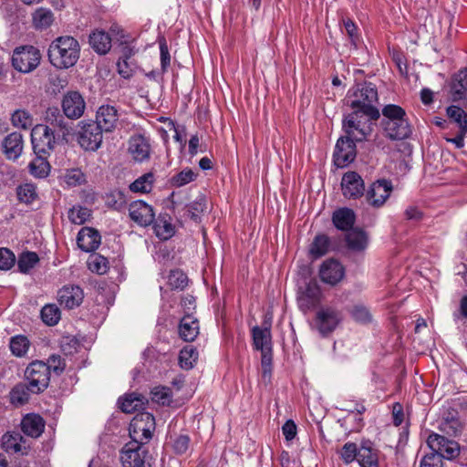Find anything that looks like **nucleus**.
<instances>
[{"label":"nucleus","instance_id":"f257e3e1","mask_svg":"<svg viewBox=\"0 0 467 467\" xmlns=\"http://www.w3.org/2000/svg\"><path fill=\"white\" fill-rule=\"evenodd\" d=\"M346 101L351 112L344 116V132L355 134L359 140H366L371 131L370 122L380 116L376 87L367 82L358 84L352 92H348Z\"/></svg>","mask_w":467,"mask_h":467},{"label":"nucleus","instance_id":"f03ea898","mask_svg":"<svg viewBox=\"0 0 467 467\" xmlns=\"http://www.w3.org/2000/svg\"><path fill=\"white\" fill-rule=\"evenodd\" d=\"M47 54L50 63L55 67L67 69L78 62L80 56V45L73 36H58L49 45Z\"/></svg>","mask_w":467,"mask_h":467},{"label":"nucleus","instance_id":"7ed1b4c3","mask_svg":"<svg viewBox=\"0 0 467 467\" xmlns=\"http://www.w3.org/2000/svg\"><path fill=\"white\" fill-rule=\"evenodd\" d=\"M382 125L390 140H404L410 137L411 127L401 107L394 104L386 105L382 109Z\"/></svg>","mask_w":467,"mask_h":467},{"label":"nucleus","instance_id":"20e7f679","mask_svg":"<svg viewBox=\"0 0 467 467\" xmlns=\"http://www.w3.org/2000/svg\"><path fill=\"white\" fill-rule=\"evenodd\" d=\"M154 430L153 415L149 412L138 413L130 423L129 433L131 439L130 442L144 445L151 439Z\"/></svg>","mask_w":467,"mask_h":467},{"label":"nucleus","instance_id":"39448f33","mask_svg":"<svg viewBox=\"0 0 467 467\" xmlns=\"http://www.w3.org/2000/svg\"><path fill=\"white\" fill-rule=\"evenodd\" d=\"M41 53L33 46H21L13 51L12 65L21 73H30L40 64Z\"/></svg>","mask_w":467,"mask_h":467},{"label":"nucleus","instance_id":"423d86ee","mask_svg":"<svg viewBox=\"0 0 467 467\" xmlns=\"http://www.w3.org/2000/svg\"><path fill=\"white\" fill-rule=\"evenodd\" d=\"M48 368L45 362L36 360L26 368L25 378L33 394H39L48 387L50 381Z\"/></svg>","mask_w":467,"mask_h":467},{"label":"nucleus","instance_id":"0eeeda50","mask_svg":"<svg viewBox=\"0 0 467 467\" xmlns=\"http://www.w3.org/2000/svg\"><path fill=\"white\" fill-rule=\"evenodd\" d=\"M355 134L346 133L340 137L336 144L334 151V162L339 168H344L351 163L357 155L355 141H362Z\"/></svg>","mask_w":467,"mask_h":467},{"label":"nucleus","instance_id":"6e6552de","mask_svg":"<svg viewBox=\"0 0 467 467\" xmlns=\"http://www.w3.org/2000/svg\"><path fill=\"white\" fill-rule=\"evenodd\" d=\"M103 131L94 122H80L77 133V140L79 146L88 151L98 150L103 140Z\"/></svg>","mask_w":467,"mask_h":467},{"label":"nucleus","instance_id":"1a4fd4ad","mask_svg":"<svg viewBox=\"0 0 467 467\" xmlns=\"http://www.w3.org/2000/svg\"><path fill=\"white\" fill-rule=\"evenodd\" d=\"M31 142L36 155L48 154L56 143L54 132L47 125H36L31 130Z\"/></svg>","mask_w":467,"mask_h":467},{"label":"nucleus","instance_id":"9d476101","mask_svg":"<svg viewBox=\"0 0 467 467\" xmlns=\"http://www.w3.org/2000/svg\"><path fill=\"white\" fill-rule=\"evenodd\" d=\"M427 444L432 451L431 453L438 454L441 460H452L460 453V447L456 441L437 433L429 435Z\"/></svg>","mask_w":467,"mask_h":467},{"label":"nucleus","instance_id":"9b49d317","mask_svg":"<svg viewBox=\"0 0 467 467\" xmlns=\"http://www.w3.org/2000/svg\"><path fill=\"white\" fill-rule=\"evenodd\" d=\"M393 191L392 182L386 179L377 180L366 192V200L373 208L382 207Z\"/></svg>","mask_w":467,"mask_h":467},{"label":"nucleus","instance_id":"f8f14e48","mask_svg":"<svg viewBox=\"0 0 467 467\" xmlns=\"http://www.w3.org/2000/svg\"><path fill=\"white\" fill-rule=\"evenodd\" d=\"M147 454L142 444L128 442L120 451V462L123 467H146Z\"/></svg>","mask_w":467,"mask_h":467},{"label":"nucleus","instance_id":"ddd939ff","mask_svg":"<svg viewBox=\"0 0 467 467\" xmlns=\"http://www.w3.org/2000/svg\"><path fill=\"white\" fill-rule=\"evenodd\" d=\"M321 291L316 280H309L305 286L299 287L297 303L301 310L308 311L320 301Z\"/></svg>","mask_w":467,"mask_h":467},{"label":"nucleus","instance_id":"4468645a","mask_svg":"<svg viewBox=\"0 0 467 467\" xmlns=\"http://www.w3.org/2000/svg\"><path fill=\"white\" fill-rule=\"evenodd\" d=\"M61 105L64 114L70 119H79L86 109L84 98L78 91H67Z\"/></svg>","mask_w":467,"mask_h":467},{"label":"nucleus","instance_id":"2eb2a0df","mask_svg":"<svg viewBox=\"0 0 467 467\" xmlns=\"http://www.w3.org/2000/svg\"><path fill=\"white\" fill-rule=\"evenodd\" d=\"M129 214L134 223L142 227L150 225L155 218L152 206L141 200L130 203Z\"/></svg>","mask_w":467,"mask_h":467},{"label":"nucleus","instance_id":"dca6fc26","mask_svg":"<svg viewBox=\"0 0 467 467\" xmlns=\"http://www.w3.org/2000/svg\"><path fill=\"white\" fill-rule=\"evenodd\" d=\"M119 118V111L115 106L104 104L98 109L94 123L103 132H112L118 127Z\"/></svg>","mask_w":467,"mask_h":467},{"label":"nucleus","instance_id":"f3484780","mask_svg":"<svg viewBox=\"0 0 467 467\" xmlns=\"http://www.w3.org/2000/svg\"><path fill=\"white\" fill-rule=\"evenodd\" d=\"M340 319L339 311L330 306L323 307L316 315V326L319 333L326 336L337 327Z\"/></svg>","mask_w":467,"mask_h":467},{"label":"nucleus","instance_id":"a211bd4d","mask_svg":"<svg viewBox=\"0 0 467 467\" xmlns=\"http://www.w3.org/2000/svg\"><path fill=\"white\" fill-rule=\"evenodd\" d=\"M341 190L346 198L358 199L364 194V181L358 172L348 171L342 177Z\"/></svg>","mask_w":467,"mask_h":467},{"label":"nucleus","instance_id":"6ab92c4d","mask_svg":"<svg viewBox=\"0 0 467 467\" xmlns=\"http://www.w3.org/2000/svg\"><path fill=\"white\" fill-rule=\"evenodd\" d=\"M344 276L345 269L337 260L328 259L320 265L319 277L327 285H336Z\"/></svg>","mask_w":467,"mask_h":467},{"label":"nucleus","instance_id":"aec40b11","mask_svg":"<svg viewBox=\"0 0 467 467\" xmlns=\"http://www.w3.org/2000/svg\"><path fill=\"white\" fill-rule=\"evenodd\" d=\"M129 152L132 159L143 162L150 158V145L149 140L141 134L133 135L129 140Z\"/></svg>","mask_w":467,"mask_h":467},{"label":"nucleus","instance_id":"412c9836","mask_svg":"<svg viewBox=\"0 0 467 467\" xmlns=\"http://www.w3.org/2000/svg\"><path fill=\"white\" fill-rule=\"evenodd\" d=\"M57 297L61 306L73 309L80 306L84 298V293L78 285H65L58 291Z\"/></svg>","mask_w":467,"mask_h":467},{"label":"nucleus","instance_id":"4be33fe9","mask_svg":"<svg viewBox=\"0 0 467 467\" xmlns=\"http://www.w3.org/2000/svg\"><path fill=\"white\" fill-rule=\"evenodd\" d=\"M450 98L454 102L464 101L467 98V68L460 69L451 78Z\"/></svg>","mask_w":467,"mask_h":467},{"label":"nucleus","instance_id":"5701e85b","mask_svg":"<svg viewBox=\"0 0 467 467\" xmlns=\"http://www.w3.org/2000/svg\"><path fill=\"white\" fill-rule=\"evenodd\" d=\"M100 234L93 228L83 227L78 234L77 242L78 247L84 252H93L100 244Z\"/></svg>","mask_w":467,"mask_h":467},{"label":"nucleus","instance_id":"b1692460","mask_svg":"<svg viewBox=\"0 0 467 467\" xmlns=\"http://www.w3.org/2000/svg\"><path fill=\"white\" fill-rule=\"evenodd\" d=\"M253 345L256 350L272 348L271 324L264 322V327L252 328Z\"/></svg>","mask_w":467,"mask_h":467},{"label":"nucleus","instance_id":"393cba45","mask_svg":"<svg viewBox=\"0 0 467 467\" xmlns=\"http://www.w3.org/2000/svg\"><path fill=\"white\" fill-rule=\"evenodd\" d=\"M4 153L9 160H16L23 150V136L19 132H12L3 141Z\"/></svg>","mask_w":467,"mask_h":467},{"label":"nucleus","instance_id":"a878e982","mask_svg":"<svg viewBox=\"0 0 467 467\" xmlns=\"http://www.w3.org/2000/svg\"><path fill=\"white\" fill-rule=\"evenodd\" d=\"M180 337L187 342L193 341L199 335V321L190 314H186L179 325Z\"/></svg>","mask_w":467,"mask_h":467},{"label":"nucleus","instance_id":"bb28decb","mask_svg":"<svg viewBox=\"0 0 467 467\" xmlns=\"http://www.w3.org/2000/svg\"><path fill=\"white\" fill-rule=\"evenodd\" d=\"M360 467H379L377 450L369 441L361 442L358 448V460Z\"/></svg>","mask_w":467,"mask_h":467},{"label":"nucleus","instance_id":"cd10ccee","mask_svg":"<svg viewBox=\"0 0 467 467\" xmlns=\"http://www.w3.org/2000/svg\"><path fill=\"white\" fill-rule=\"evenodd\" d=\"M45 422L37 414H27L21 421L23 432L32 438L39 437L44 431Z\"/></svg>","mask_w":467,"mask_h":467},{"label":"nucleus","instance_id":"c85d7f7f","mask_svg":"<svg viewBox=\"0 0 467 467\" xmlns=\"http://www.w3.org/2000/svg\"><path fill=\"white\" fill-rule=\"evenodd\" d=\"M89 45L98 54L105 55L111 48V37L103 30H96L89 36Z\"/></svg>","mask_w":467,"mask_h":467},{"label":"nucleus","instance_id":"c756f323","mask_svg":"<svg viewBox=\"0 0 467 467\" xmlns=\"http://www.w3.org/2000/svg\"><path fill=\"white\" fill-rule=\"evenodd\" d=\"M355 213L349 208L337 210L332 217L334 225L341 231L350 230L355 223Z\"/></svg>","mask_w":467,"mask_h":467},{"label":"nucleus","instance_id":"7c9ffc66","mask_svg":"<svg viewBox=\"0 0 467 467\" xmlns=\"http://www.w3.org/2000/svg\"><path fill=\"white\" fill-rule=\"evenodd\" d=\"M24 442L25 440L19 432H7L2 437V446L7 452L26 453V447L22 444Z\"/></svg>","mask_w":467,"mask_h":467},{"label":"nucleus","instance_id":"2f4dec72","mask_svg":"<svg viewBox=\"0 0 467 467\" xmlns=\"http://www.w3.org/2000/svg\"><path fill=\"white\" fill-rule=\"evenodd\" d=\"M31 393L28 384L18 383L9 392V402L16 408L24 406L29 401Z\"/></svg>","mask_w":467,"mask_h":467},{"label":"nucleus","instance_id":"473e14b6","mask_svg":"<svg viewBox=\"0 0 467 467\" xmlns=\"http://www.w3.org/2000/svg\"><path fill=\"white\" fill-rule=\"evenodd\" d=\"M348 247L356 252L364 251L368 244L367 234L359 229H353L348 233L346 237Z\"/></svg>","mask_w":467,"mask_h":467},{"label":"nucleus","instance_id":"72a5a7b5","mask_svg":"<svg viewBox=\"0 0 467 467\" xmlns=\"http://www.w3.org/2000/svg\"><path fill=\"white\" fill-rule=\"evenodd\" d=\"M153 231L156 236L161 240H168L174 234V227L167 215H160L154 218Z\"/></svg>","mask_w":467,"mask_h":467},{"label":"nucleus","instance_id":"f704fd0d","mask_svg":"<svg viewBox=\"0 0 467 467\" xmlns=\"http://www.w3.org/2000/svg\"><path fill=\"white\" fill-rule=\"evenodd\" d=\"M144 404V397L137 394L130 393L119 400V406L125 413H132L140 409Z\"/></svg>","mask_w":467,"mask_h":467},{"label":"nucleus","instance_id":"c9c22d12","mask_svg":"<svg viewBox=\"0 0 467 467\" xmlns=\"http://www.w3.org/2000/svg\"><path fill=\"white\" fill-rule=\"evenodd\" d=\"M154 183V174L152 172L145 173L136 179L130 185L132 192L148 193L152 190Z\"/></svg>","mask_w":467,"mask_h":467},{"label":"nucleus","instance_id":"e433bc0d","mask_svg":"<svg viewBox=\"0 0 467 467\" xmlns=\"http://www.w3.org/2000/svg\"><path fill=\"white\" fill-rule=\"evenodd\" d=\"M329 245L330 242L327 235H317L310 245L309 254L313 259L320 258L328 252Z\"/></svg>","mask_w":467,"mask_h":467},{"label":"nucleus","instance_id":"4c0bfd02","mask_svg":"<svg viewBox=\"0 0 467 467\" xmlns=\"http://www.w3.org/2000/svg\"><path fill=\"white\" fill-rule=\"evenodd\" d=\"M205 210L206 199L204 196L199 195L192 202L186 206L185 214L191 220L197 222Z\"/></svg>","mask_w":467,"mask_h":467},{"label":"nucleus","instance_id":"58836bf2","mask_svg":"<svg viewBox=\"0 0 467 467\" xmlns=\"http://www.w3.org/2000/svg\"><path fill=\"white\" fill-rule=\"evenodd\" d=\"M446 112L448 117L458 125L460 131L467 133V113L455 105L448 107Z\"/></svg>","mask_w":467,"mask_h":467},{"label":"nucleus","instance_id":"ea45409f","mask_svg":"<svg viewBox=\"0 0 467 467\" xmlns=\"http://www.w3.org/2000/svg\"><path fill=\"white\" fill-rule=\"evenodd\" d=\"M28 168L33 176L45 178L48 175L50 166L44 155H36V158L29 163Z\"/></svg>","mask_w":467,"mask_h":467},{"label":"nucleus","instance_id":"a19ab883","mask_svg":"<svg viewBox=\"0 0 467 467\" xmlns=\"http://www.w3.org/2000/svg\"><path fill=\"white\" fill-rule=\"evenodd\" d=\"M61 317L59 307L55 304H48L41 309V318L47 326H55Z\"/></svg>","mask_w":467,"mask_h":467},{"label":"nucleus","instance_id":"79ce46f5","mask_svg":"<svg viewBox=\"0 0 467 467\" xmlns=\"http://www.w3.org/2000/svg\"><path fill=\"white\" fill-rule=\"evenodd\" d=\"M53 13L46 8H38L33 14V23L36 28H47L53 23Z\"/></svg>","mask_w":467,"mask_h":467},{"label":"nucleus","instance_id":"37998d69","mask_svg":"<svg viewBox=\"0 0 467 467\" xmlns=\"http://www.w3.org/2000/svg\"><path fill=\"white\" fill-rule=\"evenodd\" d=\"M39 257L35 252L22 253L18 257L17 266L21 273L27 274L38 263Z\"/></svg>","mask_w":467,"mask_h":467},{"label":"nucleus","instance_id":"c03bdc74","mask_svg":"<svg viewBox=\"0 0 467 467\" xmlns=\"http://www.w3.org/2000/svg\"><path fill=\"white\" fill-rule=\"evenodd\" d=\"M198 358V352L192 346L184 347L179 355V363L181 368L190 369Z\"/></svg>","mask_w":467,"mask_h":467},{"label":"nucleus","instance_id":"a18cd8bd","mask_svg":"<svg viewBox=\"0 0 467 467\" xmlns=\"http://www.w3.org/2000/svg\"><path fill=\"white\" fill-rule=\"evenodd\" d=\"M10 350L16 357H24L30 347V342L25 336H16L10 340Z\"/></svg>","mask_w":467,"mask_h":467},{"label":"nucleus","instance_id":"49530a36","mask_svg":"<svg viewBox=\"0 0 467 467\" xmlns=\"http://www.w3.org/2000/svg\"><path fill=\"white\" fill-rule=\"evenodd\" d=\"M90 216L91 211L88 208L80 205L73 206L68 211V219L75 224L80 225L85 223Z\"/></svg>","mask_w":467,"mask_h":467},{"label":"nucleus","instance_id":"de8ad7c7","mask_svg":"<svg viewBox=\"0 0 467 467\" xmlns=\"http://www.w3.org/2000/svg\"><path fill=\"white\" fill-rule=\"evenodd\" d=\"M108 264L107 258L99 254H91L88 259V269L99 275H103L107 272L109 268Z\"/></svg>","mask_w":467,"mask_h":467},{"label":"nucleus","instance_id":"09e8293b","mask_svg":"<svg viewBox=\"0 0 467 467\" xmlns=\"http://www.w3.org/2000/svg\"><path fill=\"white\" fill-rule=\"evenodd\" d=\"M64 182L71 187L78 186L86 182V175L80 169H70L66 171Z\"/></svg>","mask_w":467,"mask_h":467},{"label":"nucleus","instance_id":"8fccbe9b","mask_svg":"<svg viewBox=\"0 0 467 467\" xmlns=\"http://www.w3.org/2000/svg\"><path fill=\"white\" fill-rule=\"evenodd\" d=\"M118 73L124 78H130L133 76L137 69L136 61L131 59H118L117 62Z\"/></svg>","mask_w":467,"mask_h":467},{"label":"nucleus","instance_id":"3c124183","mask_svg":"<svg viewBox=\"0 0 467 467\" xmlns=\"http://www.w3.org/2000/svg\"><path fill=\"white\" fill-rule=\"evenodd\" d=\"M17 197L20 202L30 203L36 198V187L31 183H25L17 188Z\"/></svg>","mask_w":467,"mask_h":467},{"label":"nucleus","instance_id":"603ef678","mask_svg":"<svg viewBox=\"0 0 467 467\" xmlns=\"http://www.w3.org/2000/svg\"><path fill=\"white\" fill-rule=\"evenodd\" d=\"M11 121L15 127L21 129H27L32 124V119L30 114L25 110L20 109L16 110L13 113L11 117Z\"/></svg>","mask_w":467,"mask_h":467},{"label":"nucleus","instance_id":"864d4df0","mask_svg":"<svg viewBox=\"0 0 467 467\" xmlns=\"http://www.w3.org/2000/svg\"><path fill=\"white\" fill-rule=\"evenodd\" d=\"M261 351L262 377L265 380H270L272 372V348Z\"/></svg>","mask_w":467,"mask_h":467},{"label":"nucleus","instance_id":"5fc2aeb1","mask_svg":"<svg viewBox=\"0 0 467 467\" xmlns=\"http://www.w3.org/2000/svg\"><path fill=\"white\" fill-rule=\"evenodd\" d=\"M169 285L172 289L182 290L188 284L187 275L180 270H172L169 275Z\"/></svg>","mask_w":467,"mask_h":467},{"label":"nucleus","instance_id":"6e6d98bb","mask_svg":"<svg viewBox=\"0 0 467 467\" xmlns=\"http://www.w3.org/2000/svg\"><path fill=\"white\" fill-rule=\"evenodd\" d=\"M358 448L354 442H347L344 444L341 450V459L346 464L353 462L358 460Z\"/></svg>","mask_w":467,"mask_h":467},{"label":"nucleus","instance_id":"4d7b16f0","mask_svg":"<svg viewBox=\"0 0 467 467\" xmlns=\"http://www.w3.org/2000/svg\"><path fill=\"white\" fill-rule=\"evenodd\" d=\"M196 174L191 169H184L171 178L172 185L182 187L194 181Z\"/></svg>","mask_w":467,"mask_h":467},{"label":"nucleus","instance_id":"13d9d810","mask_svg":"<svg viewBox=\"0 0 467 467\" xmlns=\"http://www.w3.org/2000/svg\"><path fill=\"white\" fill-rule=\"evenodd\" d=\"M350 314L351 317L359 323H368L371 320L369 310L362 305L354 306L350 311Z\"/></svg>","mask_w":467,"mask_h":467},{"label":"nucleus","instance_id":"bf43d9fd","mask_svg":"<svg viewBox=\"0 0 467 467\" xmlns=\"http://www.w3.org/2000/svg\"><path fill=\"white\" fill-rule=\"evenodd\" d=\"M48 368V372L53 371L57 375H60L66 368V362L59 355H52L46 363Z\"/></svg>","mask_w":467,"mask_h":467},{"label":"nucleus","instance_id":"052dcab7","mask_svg":"<svg viewBox=\"0 0 467 467\" xmlns=\"http://www.w3.org/2000/svg\"><path fill=\"white\" fill-rule=\"evenodd\" d=\"M16 262L15 254L7 248H0V269L9 270Z\"/></svg>","mask_w":467,"mask_h":467},{"label":"nucleus","instance_id":"680f3d73","mask_svg":"<svg viewBox=\"0 0 467 467\" xmlns=\"http://www.w3.org/2000/svg\"><path fill=\"white\" fill-rule=\"evenodd\" d=\"M189 445L190 438L187 435H181L174 440L173 449L176 453L183 454L188 451Z\"/></svg>","mask_w":467,"mask_h":467},{"label":"nucleus","instance_id":"e2e57ef3","mask_svg":"<svg viewBox=\"0 0 467 467\" xmlns=\"http://www.w3.org/2000/svg\"><path fill=\"white\" fill-rule=\"evenodd\" d=\"M420 467H443L442 460L438 454L430 453L421 459Z\"/></svg>","mask_w":467,"mask_h":467},{"label":"nucleus","instance_id":"0e129e2a","mask_svg":"<svg viewBox=\"0 0 467 467\" xmlns=\"http://www.w3.org/2000/svg\"><path fill=\"white\" fill-rule=\"evenodd\" d=\"M152 400L158 403L165 404L169 401L168 389L162 387L154 388L151 391Z\"/></svg>","mask_w":467,"mask_h":467},{"label":"nucleus","instance_id":"69168bd1","mask_svg":"<svg viewBox=\"0 0 467 467\" xmlns=\"http://www.w3.org/2000/svg\"><path fill=\"white\" fill-rule=\"evenodd\" d=\"M137 51L138 50L135 48V46L131 45L130 43L121 42L120 55L119 59H131Z\"/></svg>","mask_w":467,"mask_h":467},{"label":"nucleus","instance_id":"338daca9","mask_svg":"<svg viewBox=\"0 0 467 467\" xmlns=\"http://www.w3.org/2000/svg\"><path fill=\"white\" fill-rule=\"evenodd\" d=\"M282 431L287 441H292L296 435V425L289 420L283 425Z\"/></svg>","mask_w":467,"mask_h":467},{"label":"nucleus","instance_id":"774afa93","mask_svg":"<svg viewBox=\"0 0 467 467\" xmlns=\"http://www.w3.org/2000/svg\"><path fill=\"white\" fill-rule=\"evenodd\" d=\"M344 26L351 42L356 45L358 40L357 26L349 19L344 20Z\"/></svg>","mask_w":467,"mask_h":467}]
</instances>
